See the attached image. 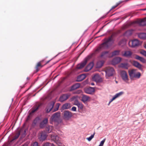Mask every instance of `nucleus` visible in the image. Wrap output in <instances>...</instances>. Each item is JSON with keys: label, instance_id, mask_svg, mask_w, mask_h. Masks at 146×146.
<instances>
[{"label": "nucleus", "instance_id": "56", "mask_svg": "<svg viewBox=\"0 0 146 146\" xmlns=\"http://www.w3.org/2000/svg\"><path fill=\"white\" fill-rule=\"evenodd\" d=\"M104 34H103V35H101V36H100L99 37L102 36H104Z\"/></svg>", "mask_w": 146, "mask_h": 146}, {"label": "nucleus", "instance_id": "43", "mask_svg": "<svg viewBox=\"0 0 146 146\" xmlns=\"http://www.w3.org/2000/svg\"><path fill=\"white\" fill-rule=\"evenodd\" d=\"M40 66H41L40 63V62H38V63L36 67V72H38V71L39 69H38V67Z\"/></svg>", "mask_w": 146, "mask_h": 146}, {"label": "nucleus", "instance_id": "51", "mask_svg": "<svg viewBox=\"0 0 146 146\" xmlns=\"http://www.w3.org/2000/svg\"><path fill=\"white\" fill-rule=\"evenodd\" d=\"M114 99L112 98L110 100V103H111V102H112L113 100H114Z\"/></svg>", "mask_w": 146, "mask_h": 146}, {"label": "nucleus", "instance_id": "55", "mask_svg": "<svg viewBox=\"0 0 146 146\" xmlns=\"http://www.w3.org/2000/svg\"><path fill=\"white\" fill-rule=\"evenodd\" d=\"M142 10H143V11L146 10V8L143 9H142Z\"/></svg>", "mask_w": 146, "mask_h": 146}, {"label": "nucleus", "instance_id": "17", "mask_svg": "<svg viewBox=\"0 0 146 146\" xmlns=\"http://www.w3.org/2000/svg\"><path fill=\"white\" fill-rule=\"evenodd\" d=\"M48 123V119L47 118H45L42 121H41L40 123L39 126L40 128H42L44 127L46 124Z\"/></svg>", "mask_w": 146, "mask_h": 146}, {"label": "nucleus", "instance_id": "60", "mask_svg": "<svg viewBox=\"0 0 146 146\" xmlns=\"http://www.w3.org/2000/svg\"><path fill=\"white\" fill-rule=\"evenodd\" d=\"M110 102H109V103H108V105H109V104H110Z\"/></svg>", "mask_w": 146, "mask_h": 146}, {"label": "nucleus", "instance_id": "31", "mask_svg": "<svg viewBox=\"0 0 146 146\" xmlns=\"http://www.w3.org/2000/svg\"><path fill=\"white\" fill-rule=\"evenodd\" d=\"M72 101H74V105L77 106L80 103L76 97L74 96L72 98Z\"/></svg>", "mask_w": 146, "mask_h": 146}, {"label": "nucleus", "instance_id": "45", "mask_svg": "<svg viewBox=\"0 0 146 146\" xmlns=\"http://www.w3.org/2000/svg\"><path fill=\"white\" fill-rule=\"evenodd\" d=\"M76 108L75 107L73 106L71 108V110L72 111H76Z\"/></svg>", "mask_w": 146, "mask_h": 146}, {"label": "nucleus", "instance_id": "47", "mask_svg": "<svg viewBox=\"0 0 146 146\" xmlns=\"http://www.w3.org/2000/svg\"><path fill=\"white\" fill-rule=\"evenodd\" d=\"M119 4V3H118L117 5L113 6L111 9H110V11H111L112 9H115L116 7L118 6V5Z\"/></svg>", "mask_w": 146, "mask_h": 146}, {"label": "nucleus", "instance_id": "33", "mask_svg": "<svg viewBox=\"0 0 146 146\" xmlns=\"http://www.w3.org/2000/svg\"><path fill=\"white\" fill-rule=\"evenodd\" d=\"M52 126L48 125L46 126V131L48 133H50L52 131Z\"/></svg>", "mask_w": 146, "mask_h": 146}, {"label": "nucleus", "instance_id": "7", "mask_svg": "<svg viewBox=\"0 0 146 146\" xmlns=\"http://www.w3.org/2000/svg\"><path fill=\"white\" fill-rule=\"evenodd\" d=\"M105 72L106 75L108 77H110L113 75L115 71L113 68L109 67L106 70Z\"/></svg>", "mask_w": 146, "mask_h": 146}, {"label": "nucleus", "instance_id": "41", "mask_svg": "<svg viewBox=\"0 0 146 146\" xmlns=\"http://www.w3.org/2000/svg\"><path fill=\"white\" fill-rule=\"evenodd\" d=\"M77 106L80 110H82L83 108V105L81 103H80Z\"/></svg>", "mask_w": 146, "mask_h": 146}, {"label": "nucleus", "instance_id": "49", "mask_svg": "<svg viewBox=\"0 0 146 146\" xmlns=\"http://www.w3.org/2000/svg\"><path fill=\"white\" fill-rule=\"evenodd\" d=\"M20 135V133H17L15 135V136H16L17 138H18L19 135Z\"/></svg>", "mask_w": 146, "mask_h": 146}, {"label": "nucleus", "instance_id": "59", "mask_svg": "<svg viewBox=\"0 0 146 146\" xmlns=\"http://www.w3.org/2000/svg\"><path fill=\"white\" fill-rule=\"evenodd\" d=\"M27 79H28V80H29V78L28 77L27 78Z\"/></svg>", "mask_w": 146, "mask_h": 146}, {"label": "nucleus", "instance_id": "20", "mask_svg": "<svg viewBox=\"0 0 146 146\" xmlns=\"http://www.w3.org/2000/svg\"><path fill=\"white\" fill-rule=\"evenodd\" d=\"M41 120V118L39 116L36 117L35 119L33 120V122L32 123V127H34Z\"/></svg>", "mask_w": 146, "mask_h": 146}, {"label": "nucleus", "instance_id": "44", "mask_svg": "<svg viewBox=\"0 0 146 146\" xmlns=\"http://www.w3.org/2000/svg\"><path fill=\"white\" fill-rule=\"evenodd\" d=\"M38 109V107H37L36 108H35L33 110H32V111H31V113H33L34 112H35L36 110H37Z\"/></svg>", "mask_w": 146, "mask_h": 146}, {"label": "nucleus", "instance_id": "22", "mask_svg": "<svg viewBox=\"0 0 146 146\" xmlns=\"http://www.w3.org/2000/svg\"><path fill=\"white\" fill-rule=\"evenodd\" d=\"M70 104L69 103H66L64 104L62 106L60 110L62 112L65 109H67L70 108Z\"/></svg>", "mask_w": 146, "mask_h": 146}, {"label": "nucleus", "instance_id": "58", "mask_svg": "<svg viewBox=\"0 0 146 146\" xmlns=\"http://www.w3.org/2000/svg\"><path fill=\"white\" fill-rule=\"evenodd\" d=\"M145 48H146V44L145 45Z\"/></svg>", "mask_w": 146, "mask_h": 146}, {"label": "nucleus", "instance_id": "11", "mask_svg": "<svg viewBox=\"0 0 146 146\" xmlns=\"http://www.w3.org/2000/svg\"><path fill=\"white\" fill-rule=\"evenodd\" d=\"M52 138L58 145H60L61 144L59 137L57 135H55L52 136Z\"/></svg>", "mask_w": 146, "mask_h": 146}, {"label": "nucleus", "instance_id": "16", "mask_svg": "<svg viewBox=\"0 0 146 146\" xmlns=\"http://www.w3.org/2000/svg\"><path fill=\"white\" fill-rule=\"evenodd\" d=\"M121 76L123 80L125 81L128 80V76L127 72L125 71H123L121 72Z\"/></svg>", "mask_w": 146, "mask_h": 146}, {"label": "nucleus", "instance_id": "48", "mask_svg": "<svg viewBox=\"0 0 146 146\" xmlns=\"http://www.w3.org/2000/svg\"><path fill=\"white\" fill-rule=\"evenodd\" d=\"M59 108V106H57L54 109V110L53 111L54 112L57 111L58 110Z\"/></svg>", "mask_w": 146, "mask_h": 146}, {"label": "nucleus", "instance_id": "5", "mask_svg": "<svg viewBox=\"0 0 146 146\" xmlns=\"http://www.w3.org/2000/svg\"><path fill=\"white\" fill-rule=\"evenodd\" d=\"M140 44L139 40L136 39L131 40L129 42V46L132 48H135L139 46Z\"/></svg>", "mask_w": 146, "mask_h": 146}, {"label": "nucleus", "instance_id": "37", "mask_svg": "<svg viewBox=\"0 0 146 146\" xmlns=\"http://www.w3.org/2000/svg\"><path fill=\"white\" fill-rule=\"evenodd\" d=\"M125 42L124 40L122 39L120 40L118 43V45L119 46H121L124 44Z\"/></svg>", "mask_w": 146, "mask_h": 146}, {"label": "nucleus", "instance_id": "35", "mask_svg": "<svg viewBox=\"0 0 146 146\" xmlns=\"http://www.w3.org/2000/svg\"><path fill=\"white\" fill-rule=\"evenodd\" d=\"M95 134V132H94L93 134L90 137L87 138L86 139L88 141H90L94 137Z\"/></svg>", "mask_w": 146, "mask_h": 146}, {"label": "nucleus", "instance_id": "19", "mask_svg": "<svg viewBox=\"0 0 146 146\" xmlns=\"http://www.w3.org/2000/svg\"><path fill=\"white\" fill-rule=\"evenodd\" d=\"M133 64L134 66L137 68L139 70L142 71H143L142 65L138 62L135 61H133Z\"/></svg>", "mask_w": 146, "mask_h": 146}, {"label": "nucleus", "instance_id": "30", "mask_svg": "<svg viewBox=\"0 0 146 146\" xmlns=\"http://www.w3.org/2000/svg\"><path fill=\"white\" fill-rule=\"evenodd\" d=\"M138 37L141 39H146V33H140L138 35Z\"/></svg>", "mask_w": 146, "mask_h": 146}, {"label": "nucleus", "instance_id": "6", "mask_svg": "<svg viewBox=\"0 0 146 146\" xmlns=\"http://www.w3.org/2000/svg\"><path fill=\"white\" fill-rule=\"evenodd\" d=\"M64 118L65 119L68 120L72 116L71 112L68 110H65L63 112Z\"/></svg>", "mask_w": 146, "mask_h": 146}, {"label": "nucleus", "instance_id": "18", "mask_svg": "<svg viewBox=\"0 0 146 146\" xmlns=\"http://www.w3.org/2000/svg\"><path fill=\"white\" fill-rule=\"evenodd\" d=\"M121 58L120 57H116L114 58L112 61V63L113 65H116L119 63L121 61Z\"/></svg>", "mask_w": 146, "mask_h": 146}, {"label": "nucleus", "instance_id": "53", "mask_svg": "<svg viewBox=\"0 0 146 146\" xmlns=\"http://www.w3.org/2000/svg\"><path fill=\"white\" fill-rule=\"evenodd\" d=\"M91 85L92 86H94V83L92 82L91 83Z\"/></svg>", "mask_w": 146, "mask_h": 146}, {"label": "nucleus", "instance_id": "36", "mask_svg": "<svg viewBox=\"0 0 146 146\" xmlns=\"http://www.w3.org/2000/svg\"><path fill=\"white\" fill-rule=\"evenodd\" d=\"M42 146H54V145L53 144L48 142H46L44 143Z\"/></svg>", "mask_w": 146, "mask_h": 146}, {"label": "nucleus", "instance_id": "42", "mask_svg": "<svg viewBox=\"0 0 146 146\" xmlns=\"http://www.w3.org/2000/svg\"><path fill=\"white\" fill-rule=\"evenodd\" d=\"M105 140L106 139L105 138L102 141H101L99 145L98 146H103L105 141Z\"/></svg>", "mask_w": 146, "mask_h": 146}, {"label": "nucleus", "instance_id": "61", "mask_svg": "<svg viewBox=\"0 0 146 146\" xmlns=\"http://www.w3.org/2000/svg\"><path fill=\"white\" fill-rule=\"evenodd\" d=\"M115 82L116 83H117V81H116Z\"/></svg>", "mask_w": 146, "mask_h": 146}, {"label": "nucleus", "instance_id": "29", "mask_svg": "<svg viewBox=\"0 0 146 146\" xmlns=\"http://www.w3.org/2000/svg\"><path fill=\"white\" fill-rule=\"evenodd\" d=\"M132 34V31L131 30H128L125 31L123 35L124 36H128L131 35Z\"/></svg>", "mask_w": 146, "mask_h": 146}, {"label": "nucleus", "instance_id": "39", "mask_svg": "<svg viewBox=\"0 0 146 146\" xmlns=\"http://www.w3.org/2000/svg\"><path fill=\"white\" fill-rule=\"evenodd\" d=\"M140 53L146 57V51L142 50L140 52Z\"/></svg>", "mask_w": 146, "mask_h": 146}, {"label": "nucleus", "instance_id": "1", "mask_svg": "<svg viewBox=\"0 0 146 146\" xmlns=\"http://www.w3.org/2000/svg\"><path fill=\"white\" fill-rule=\"evenodd\" d=\"M113 35H111L108 38H105L103 41L104 42L101 44L100 46V48L107 49L109 46L112 45L114 42V40L113 39Z\"/></svg>", "mask_w": 146, "mask_h": 146}, {"label": "nucleus", "instance_id": "52", "mask_svg": "<svg viewBox=\"0 0 146 146\" xmlns=\"http://www.w3.org/2000/svg\"><path fill=\"white\" fill-rule=\"evenodd\" d=\"M113 99L115 100L116 98H117V96H116V95H114L113 97Z\"/></svg>", "mask_w": 146, "mask_h": 146}, {"label": "nucleus", "instance_id": "27", "mask_svg": "<svg viewBox=\"0 0 146 146\" xmlns=\"http://www.w3.org/2000/svg\"><path fill=\"white\" fill-rule=\"evenodd\" d=\"M94 64L93 62L90 63L86 67L85 71H88L91 70Z\"/></svg>", "mask_w": 146, "mask_h": 146}, {"label": "nucleus", "instance_id": "4", "mask_svg": "<svg viewBox=\"0 0 146 146\" xmlns=\"http://www.w3.org/2000/svg\"><path fill=\"white\" fill-rule=\"evenodd\" d=\"M92 56L93 54H91L86 56L80 64H79L77 66L78 68V69H81L83 68L86 64L88 61L92 58Z\"/></svg>", "mask_w": 146, "mask_h": 146}, {"label": "nucleus", "instance_id": "14", "mask_svg": "<svg viewBox=\"0 0 146 146\" xmlns=\"http://www.w3.org/2000/svg\"><path fill=\"white\" fill-rule=\"evenodd\" d=\"M132 52L129 50H126L124 52V53L122 54V56L128 58H132Z\"/></svg>", "mask_w": 146, "mask_h": 146}, {"label": "nucleus", "instance_id": "15", "mask_svg": "<svg viewBox=\"0 0 146 146\" xmlns=\"http://www.w3.org/2000/svg\"><path fill=\"white\" fill-rule=\"evenodd\" d=\"M110 53H109L108 51H105L102 52L100 57L103 58H106L108 57H111L110 56Z\"/></svg>", "mask_w": 146, "mask_h": 146}, {"label": "nucleus", "instance_id": "50", "mask_svg": "<svg viewBox=\"0 0 146 146\" xmlns=\"http://www.w3.org/2000/svg\"><path fill=\"white\" fill-rule=\"evenodd\" d=\"M18 138H17V137H16V136H15L14 137V138H13L12 141H14L15 139H17Z\"/></svg>", "mask_w": 146, "mask_h": 146}, {"label": "nucleus", "instance_id": "54", "mask_svg": "<svg viewBox=\"0 0 146 146\" xmlns=\"http://www.w3.org/2000/svg\"><path fill=\"white\" fill-rule=\"evenodd\" d=\"M50 60H49L47 61L46 62V64H48V63L50 61Z\"/></svg>", "mask_w": 146, "mask_h": 146}, {"label": "nucleus", "instance_id": "62", "mask_svg": "<svg viewBox=\"0 0 146 146\" xmlns=\"http://www.w3.org/2000/svg\"><path fill=\"white\" fill-rule=\"evenodd\" d=\"M100 31H99L98 32V33H99V32H100Z\"/></svg>", "mask_w": 146, "mask_h": 146}, {"label": "nucleus", "instance_id": "57", "mask_svg": "<svg viewBox=\"0 0 146 146\" xmlns=\"http://www.w3.org/2000/svg\"><path fill=\"white\" fill-rule=\"evenodd\" d=\"M99 49H96V51H99Z\"/></svg>", "mask_w": 146, "mask_h": 146}, {"label": "nucleus", "instance_id": "26", "mask_svg": "<svg viewBox=\"0 0 146 146\" xmlns=\"http://www.w3.org/2000/svg\"><path fill=\"white\" fill-rule=\"evenodd\" d=\"M135 58L138 60H140L141 62L143 63L145 62L146 60L143 58L141 57L139 55H136L135 57Z\"/></svg>", "mask_w": 146, "mask_h": 146}, {"label": "nucleus", "instance_id": "10", "mask_svg": "<svg viewBox=\"0 0 146 146\" xmlns=\"http://www.w3.org/2000/svg\"><path fill=\"white\" fill-rule=\"evenodd\" d=\"M92 79L93 81L97 82H100L103 81L102 78L98 74L95 75L92 77Z\"/></svg>", "mask_w": 146, "mask_h": 146}, {"label": "nucleus", "instance_id": "64", "mask_svg": "<svg viewBox=\"0 0 146 146\" xmlns=\"http://www.w3.org/2000/svg\"><path fill=\"white\" fill-rule=\"evenodd\" d=\"M128 1V0H127L126 1Z\"/></svg>", "mask_w": 146, "mask_h": 146}, {"label": "nucleus", "instance_id": "40", "mask_svg": "<svg viewBox=\"0 0 146 146\" xmlns=\"http://www.w3.org/2000/svg\"><path fill=\"white\" fill-rule=\"evenodd\" d=\"M123 93V92H120L116 94L115 95H116V96L117 98L122 95Z\"/></svg>", "mask_w": 146, "mask_h": 146}, {"label": "nucleus", "instance_id": "23", "mask_svg": "<svg viewBox=\"0 0 146 146\" xmlns=\"http://www.w3.org/2000/svg\"><path fill=\"white\" fill-rule=\"evenodd\" d=\"M80 84L78 83H76L72 86L70 90V91H72L75 90L80 87Z\"/></svg>", "mask_w": 146, "mask_h": 146}, {"label": "nucleus", "instance_id": "32", "mask_svg": "<svg viewBox=\"0 0 146 146\" xmlns=\"http://www.w3.org/2000/svg\"><path fill=\"white\" fill-rule=\"evenodd\" d=\"M104 61L103 60L99 61H98L97 63V66L98 68H101L103 65Z\"/></svg>", "mask_w": 146, "mask_h": 146}, {"label": "nucleus", "instance_id": "13", "mask_svg": "<svg viewBox=\"0 0 146 146\" xmlns=\"http://www.w3.org/2000/svg\"><path fill=\"white\" fill-rule=\"evenodd\" d=\"M54 105V102L53 101L50 102L48 104L47 107L46 109V112L47 113H48L51 111L53 108Z\"/></svg>", "mask_w": 146, "mask_h": 146}, {"label": "nucleus", "instance_id": "34", "mask_svg": "<svg viewBox=\"0 0 146 146\" xmlns=\"http://www.w3.org/2000/svg\"><path fill=\"white\" fill-rule=\"evenodd\" d=\"M120 51L119 50H115L112 52V55L111 57H113L119 54Z\"/></svg>", "mask_w": 146, "mask_h": 146}, {"label": "nucleus", "instance_id": "3", "mask_svg": "<svg viewBox=\"0 0 146 146\" xmlns=\"http://www.w3.org/2000/svg\"><path fill=\"white\" fill-rule=\"evenodd\" d=\"M60 113L58 112L54 113L51 117L50 119L52 121L57 122L58 123H61L62 120L60 117Z\"/></svg>", "mask_w": 146, "mask_h": 146}, {"label": "nucleus", "instance_id": "46", "mask_svg": "<svg viewBox=\"0 0 146 146\" xmlns=\"http://www.w3.org/2000/svg\"><path fill=\"white\" fill-rule=\"evenodd\" d=\"M32 146H38V143L36 142L34 143Z\"/></svg>", "mask_w": 146, "mask_h": 146}, {"label": "nucleus", "instance_id": "9", "mask_svg": "<svg viewBox=\"0 0 146 146\" xmlns=\"http://www.w3.org/2000/svg\"><path fill=\"white\" fill-rule=\"evenodd\" d=\"M70 94H62L59 98V101L61 102H62L67 100L70 96Z\"/></svg>", "mask_w": 146, "mask_h": 146}, {"label": "nucleus", "instance_id": "25", "mask_svg": "<svg viewBox=\"0 0 146 146\" xmlns=\"http://www.w3.org/2000/svg\"><path fill=\"white\" fill-rule=\"evenodd\" d=\"M129 66V64L127 63H121L119 65L120 67L125 69H128Z\"/></svg>", "mask_w": 146, "mask_h": 146}, {"label": "nucleus", "instance_id": "63", "mask_svg": "<svg viewBox=\"0 0 146 146\" xmlns=\"http://www.w3.org/2000/svg\"><path fill=\"white\" fill-rule=\"evenodd\" d=\"M13 99H12V101L13 102Z\"/></svg>", "mask_w": 146, "mask_h": 146}, {"label": "nucleus", "instance_id": "24", "mask_svg": "<svg viewBox=\"0 0 146 146\" xmlns=\"http://www.w3.org/2000/svg\"><path fill=\"white\" fill-rule=\"evenodd\" d=\"M90 98V97L86 95L83 94L82 95L81 97V100L84 103H85L86 102L88 101L89 99Z\"/></svg>", "mask_w": 146, "mask_h": 146}, {"label": "nucleus", "instance_id": "2", "mask_svg": "<svg viewBox=\"0 0 146 146\" xmlns=\"http://www.w3.org/2000/svg\"><path fill=\"white\" fill-rule=\"evenodd\" d=\"M129 73L130 79L131 80H134V78L139 79L141 76V74L140 72H138L136 73L135 70L134 69L129 71Z\"/></svg>", "mask_w": 146, "mask_h": 146}, {"label": "nucleus", "instance_id": "38", "mask_svg": "<svg viewBox=\"0 0 146 146\" xmlns=\"http://www.w3.org/2000/svg\"><path fill=\"white\" fill-rule=\"evenodd\" d=\"M32 117V115H31V113H30L27 116L26 121H28L29 120L31 119V118Z\"/></svg>", "mask_w": 146, "mask_h": 146}, {"label": "nucleus", "instance_id": "21", "mask_svg": "<svg viewBox=\"0 0 146 146\" xmlns=\"http://www.w3.org/2000/svg\"><path fill=\"white\" fill-rule=\"evenodd\" d=\"M86 77L85 74H82L77 76L76 81L77 82H80L84 80Z\"/></svg>", "mask_w": 146, "mask_h": 146}, {"label": "nucleus", "instance_id": "12", "mask_svg": "<svg viewBox=\"0 0 146 146\" xmlns=\"http://www.w3.org/2000/svg\"><path fill=\"white\" fill-rule=\"evenodd\" d=\"M47 135L46 133L44 131L40 133V136L39 137V140L42 141L46 139Z\"/></svg>", "mask_w": 146, "mask_h": 146}, {"label": "nucleus", "instance_id": "8", "mask_svg": "<svg viewBox=\"0 0 146 146\" xmlns=\"http://www.w3.org/2000/svg\"><path fill=\"white\" fill-rule=\"evenodd\" d=\"M95 89L94 88L89 87L85 88L84 89V92L86 93L90 94H93L95 92Z\"/></svg>", "mask_w": 146, "mask_h": 146}, {"label": "nucleus", "instance_id": "28", "mask_svg": "<svg viewBox=\"0 0 146 146\" xmlns=\"http://www.w3.org/2000/svg\"><path fill=\"white\" fill-rule=\"evenodd\" d=\"M139 23L141 26H146V18H144L140 20Z\"/></svg>", "mask_w": 146, "mask_h": 146}]
</instances>
